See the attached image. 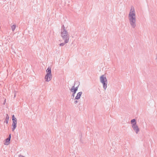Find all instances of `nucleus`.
<instances>
[{"label":"nucleus","instance_id":"6","mask_svg":"<svg viewBox=\"0 0 157 157\" xmlns=\"http://www.w3.org/2000/svg\"><path fill=\"white\" fill-rule=\"evenodd\" d=\"M12 130L13 131L17 127V119L14 117V115H13L12 117Z\"/></svg>","mask_w":157,"mask_h":157},{"label":"nucleus","instance_id":"14","mask_svg":"<svg viewBox=\"0 0 157 157\" xmlns=\"http://www.w3.org/2000/svg\"><path fill=\"white\" fill-rule=\"evenodd\" d=\"M78 100H75L74 103L75 104H76L78 103Z\"/></svg>","mask_w":157,"mask_h":157},{"label":"nucleus","instance_id":"11","mask_svg":"<svg viewBox=\"0 0 157 157\" xmlns=\"http://www.w3.org/2000/svg\"><path fill=\"white\" fill-rule=\"evenodd\" d=\"M16 25H13L11 26V29L13 31H14L16 29Z\"/></svg>","mask_w":157,"mask_h":157},{"label":"nucleus","instance_id":"7","mask_svg":"<svg viewBox=\"0 0 157 157\" xmlns=\"http://www.w3.org/2000/svg\"><path fill=\"white\" fill-rule=\"evenodd\" d=\"M11 138V134H9L8 137L6 139L4 143V144L6 145H8L10 144V140Z\"/></svg>","mask_w":157,"mask_h":157},{"label":"nucleus","instance_id":"5","mask_svg":"<svg viewBox=\"0 0 157 157\" xmlns=\"http://www.w3.org/2000/svg\"><path fill=\"white\" fill-rule=\"evenodd\" d=\"M60 36L65 43H68L69 40L70 38L68 32H60Z\"/></svg>","mask_w":157,"mask_h":157},{"label":"nucleus","instance_id":"16","mask_svg":"<svg viewBox=\"0 0 157 157\" xmlns=\"http://www.w3.org/2000/svg\"><path fill=\"white\" fill-rule=\"evenodd\" d=\"M6 100L5 99V102H4V105H5V103Z\"/></svg>","mask_w":157,"mask_h":157},{"label":"nucleus","instance_id":"4","mask_svg":"<svg viewBox=\"0 0 157 157\" xmlns=\"http://www.w3.org/2000/svg\"><path fill=\"white\" fill-rule=\"evenodd\" d=\"M100 81L101 83L102 84L103 89L106 90L107 87L108 81L105 75H102L100 77Z\"/></svg>","mask_w":157,"mask_h":157},{"label":"nucleus","instance_id":"12","mask_svg":"<svg viewBox=\"0 0 157 157\" xmlns=\"http://www.w3.org/2000/svg\"><path fill=\"white\" fill-rule=\"evenodd\" d=\"M65 44L66 43L64 42V43H62L60 44L59 45L60 46H63L65 45Z\"/></svg>","mask_w":157,"mask_h":157},{"label":"nucleus","instance_id":"2","mask_svg":"<svg viewBox=\"0 0 157 157\" xmlns=\"http://www.w3.org/2000/svg\"><path fill=\"white\" fill-rule=\"evenodd\" d=\"M52 78V69L50 67H48L46 70L44 79L46 82H49L51 80Z\"/></svg>","mask_w":157,"mask_h":157},{"label":"nucleus","instance_id":"8","mask_svg":"<svg viewBox=\"0 0 157 157\" xmlns=\"http://www.w3.org/2000/svg\"><path fill=\"white\" fill-rule=\"evenodd\" d=\"M78 86H75V85H74L70 89V90L71 93H76L78 90Z\"/></svg>","mask_w":157,"mask_h":157},{"label":"nucleus","instance_id":"1","mask_svg":"<svg viewBox=\"0 0 157 157\" xmlns=\"http://www.w3.org/2000/svg\"><path fill=\"white\" fill-rule=\"evenodd\" d=\"M128 18V22L131 27L133 29L136 28L137 26L136 17L134 7L132 6L129 11Z\"/></svg>","mask_w":157,"mask_h":157},{"label":"nucleus","instance_id":"10","mask_svg":"<svg viewBox=\"0 0 157 157\" xmlns=\"http://www.w3.org/2000/svg\"><path fill=\"white\" fill-rule=\"evenodd\" d=\"M68 32L67 30L66 27L64 25H62L61 26V32Z\"/></svg>","mask_w":157,"mask_h":157},{"label":"nucleus","instance_id":"13","mask_svg":"<svg viewBox=\"0 0 157 157\" xmlns=\"http://www.w3.org/2000/svg\"><path fill=\"white\" fill-rule=\"evenodd\" d=\"M72 94L71 95V97L72 98H73L75 97V94L76 93H72Z\"/></svg>","mask_w":157,"mask_h":157},{"label":"nucleus","instance_id":"15","mask_svg":"<svg viewBox=\"0 0 157 157\" xmlns=\"http://www.w3.org/2000/svg\"><path fill=\"white\" fill-rule=\"evenodd\" d=\"M6 118L7 119V120H8L9 119V116H8V115H7L6 117Z\"/></svg>","mask_w":157,"mask_h":157},{"label":"nucleus","instance_id":"9","mask_svg":"<svg viewBox=\"0 0 157 157\" xmlns=\"http://www.w3.org/2000/svg\"><path fill=\"white\" fill-rule=\"evenodd\" d=\"M82 92L81 91L78 92L76 94L75 98V100H78L80 98L81 95L82 94Z\"/></svg>","mask_w":157,"mask_h":157},{"label":"nucleus","instance_id":"3","mask_svg":"<svg viewBox=\"0 0 157 157\" xmlns=\"http://www.w3.org/2000/svg\"><path fill=\"white\" fill-rule=\"evenodd\" d=\"M131 127L133 131L136 134H138L140 132V129L137 124L136 120L135 119L131 120Z\"/></svg>","mask_w":157,"mask_h":157}]
</instances>
